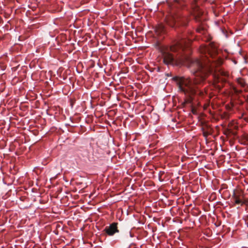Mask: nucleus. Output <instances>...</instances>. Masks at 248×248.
I'll use <instances>...</instances> for the list:
<instances>
[{
    "instance_id": "nucleus-1",
    "label": "nucleus",
    "mask_w": 248,
    "mask_h": 248,
    "mask_svg": "<svg viewBox=\"0 0 248 248\" xmlns=\"http://www.w3.org/2000/svg\"><path fill=\"white\" fill-rule=\"evenodd\" d=\"M188 46L187 41L184 39L178 40L175 44L170 48L163 50V61L166 64L185 65L189 64L192 72L195 76L193 79L184 77H175L174 79L178 85L179 89L187 95H198L204 96L208 94L206 87L202 89L201 85L208 75L212 76L214 79V84L216 88H220L217 83L219 81V75L215 69L217 63L215 60L212 62L207 55L201 60H192L186 57L175 58L171 52H176L178 49L183 51Z\"/></svg>"
},
{
    "instance_id": "nucleus-2",
    "label": "nucleus",
    "mask_w": 248,
    "mask_h": 248,
    "mask_svg": "<svg viewBox=\"0 0 248 248\" xmlns=\"http://www.w3.org/2000/svg\"><path fill=\"white\" fill-rule=\"evenodd\" d=\"M183 5L182 0H174V3L169 5L171 9V20H172L175 24L177 22H179L182 19V17H181L180 15H177L175 13V8L178 6L182 7Z\"/></svg>"
},
{
    "instance_id": "nucleus-3",
    "label": "nucleus",
    "mask_w": 248,
    "mask_h": 248,
    "mask_svg": "<svg viewBox=\"0 0 248 248\" xmlns=\"http://www.w3.org/2000/svg\"><path fill=\"white\" fill-rule=\"evenodd\" d=\"M217 46L212 43H210L208 46H205L201 50L202 53L206 54V53L211 57L217 53Z\"/></svg>"
},
{
    "instance_id": "nucleus-4",
    "label": "nucleus",
    "mask_w": 248,
    "mask_h": 248,
    "mask_svg": "<svg viewBox=\"0 0 248 248\" xmlns=\"http://www.w3.org/2000/svg\"><path fill=\"white\" fill-rule=\"evenodd\" d=\"M118 223L113 222L109 226H106L104 231L108 236H113L115 233L119 232L118 229Z\"/></svg>"
},
{
    "instance_id": "nucleus-5",
    "label": "nucleus",
    "mask_w": 248,
    "mask_h": 248,
    "mask_svg": "<svg viewBox=\"0 0 248 248\" xmlns=\"http://www.w3.org/2000/svg\"><path fill=\"white\" fill-rule=\"evenodd\" d=\"M232 198L234 199V202L235 204H240L242 205L244 203V202H243L237 196H236L235 193H234Z\"/></svg>"
},
{
    "instance_id": "nucleus-6",
    "label": "nucleus",
    "mask_w": 248,
    "mask_h": 248,
    "mask_svg": "<svg viewBox=\"0 0 248 248\" xmlns=\"http://www.w3.org/2000/svg\"><path fill=\"white\" fill-rule=\"evenodd\" d=\"M240 84H241V85L244 86V83H241V82Z\"/></svg>"
},
{
    "instance_id": "nucleus-7",
    "label": "nucleus",
    "mask_w": 248,
    "mask_h": 248,
    "mask_svg": "<svg viewBox=\"0 0 248 248\" xmlns=\"http://www.w3.org/2000/svg\"><path fill=\"white\" fill-rule=\"evenodd\" d=\"M130 236L132 237V235L130 232Z\"/></svg>"
}]
</instances>
